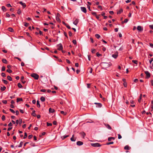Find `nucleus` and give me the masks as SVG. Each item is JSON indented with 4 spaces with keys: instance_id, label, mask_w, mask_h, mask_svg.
<instances>
[{
    "instance_id": "obj_1",
    "label": "nucleus",
    "mask_w": 153,
    "mask_h": 153,
    "mask_svg": "<svg viewBox=\"0 0 153 153\" xmlns=\"http://www.w3.org/2000/svg\"><path fill=\"white\" fill-rule=\"evenodd\" d=\"M100 65L102 69H106L111 66V62L107 63L102 62L101 63Z\"/></svg>"
},
{
    "instance_id": "obj_2",
    "label": "nucleus",
    "mask_w": 153,
    "mask_h": 153,
    "mask_svg": "<svg viewBox=\"0 0 153 153\" xmlns=\"http://www.w3.org/2000/svg\"><path fill=\"white\" fill-rule=\"evenodd\" d=\"M30 76L36 80L38 79L39 78V75L36 73H32L30 75Z\"/></svg>"
},
{
    "instance_id": "obj_3",
    "label": "nucleus",
    "mask_w": 153,
    "mask_h": 153,
    "mask_svg": "<svg viewBox=\"0 0 153 153\" xmlns=\"http://www.w3.org/2000/svg\"><path fill=\"white\" fill-rule=\"evenodd\" d=\"M91 145L94 147H100L101 146V145H100L99 143H91Z\"/></svg>"
},
{
    "instance_id": "obj_4",
    "label": "nucleus",
    "mask_w": 153,
    "mask_h": 153,
    "mask_svg": "<svg viewBox=\"0 0 153 153\" xmlns=\"http://www.w3.org/2000/svg\"><path fill=\"white\" fill-rule=\"evenodd\" d=\"M145 73L146 74V79H149V78L151 76L150 73L148 71H145Z\"/></svg>"
},
{
    "instance_id": "obj_5",
    "label": "nucleus",
    "mask_w": 153,
    "mask_h": 153,
    "mask_svg": "<svg viewBox=\"0 0 153 153\" xmlns=\"http://www.w3.org/2000/svg\"><path fill=\"white\" fill-rule=\"evenodd\" d=\"M57 49L59 51L62 50L63 49L62 45L61 43L57 45Z\"/></svg>"
},
{
    "instance_id": "obj_6",
    "label": "nucleus",
    "mask_w": 153,
    "mask_h": 153,
    "mask_svg": "<svg viewBox=\"0 0 153 153\" xmlns=\"http://www.w3.org/2000/svg\"><path fill=\"white\" fill-rule=\"evenodd\" d=\"M74 19H75V20L73 22V23L74 25H76L79 22V19L75 18H74Z\"/></svg>"
},
{
    "instance_id": "obj_7",
    "label": "nucleus",
    "mask_w": 153,
    "mask_h": 153,
    "mask_svg": "<svg viewBox=\"0 0 153 153\" xmlns=\"http://www.w3.org/2000/svg\"><path fill=\"white\" fill-rule=\"evenodd\" d=\"M81 10L84 13H86L87 12V10L86 8L85 7H81Z\"/></svg>"
},
{
    "instance_id": "obj_8",
    "label": "nucleus",
    "mask_w": 153,
    "mask_h": 153,
    "mask_svg": "<svg viewBox=\"0 0 153 153\" xmlns=\"http://www.w3.org/2000/svg\"><path fill=\"white\" fill-rule=\"evenodd\" d=\"M104 124L105 127H107L108 129L110 130H111V127L109 124L106 123H104Z\"/></svg>"
},
{
    "instance_id": "obj_9",
    "label": "nucleus",
    "mask_w": 153,
    "mask_h": 153,
    "mask_svg": "<svg viewBox=\"0 0 153 153\" xmlns=\"http://www.w3.org/2000/svg\"><path fill=\"white\" fill-rule=\"evenodd\" d=\"M83 143V142L80 141H78L76 142V144L79 146L82 145Z\"/></svg>"
},
{
    "instance_id": "obj_10",
    "label": "nucleus",
    "mask_w": 153,
    "mask_h": 153,
    "mask_svg": "<svg viewBox=\"0 0 153 153\" xmlns=\"http://www.w3.org/2000/svg\"><path fill=\"white\" fill-rule=\"evenodd\" d=\"M19 3L24 8H25L26 6L25 4L22 2V1H20L19 2Z\"/></svg>"
},
{
    "instance_id": "obj_11",
    "label": "nucleus",
    "mask_w": 153,
    "mask_h": 153,
    "mask_svg": "<svg viewBox=\"0 0 153 153\" xmlns=\"http://www.w3.org/2000/svg\"><path fill=\"white\" fill-rule=\"evenodd\" d=\"M137 28V30L140 31H142L143 30V28L140 26H138Z\"/></svg>"
},
{
    "instance_id": "obj_12",
    "label": "nucleus",
    "mask_w": 153,
    "mask_h": 153,
    "mask_svg": "<svg viewBox=\"0 0 153 153\" xmlns=\"http://www.w3.org/2000/svg\"><path fill=\"white\" fill-rule=\"evenodd\" d=\"M118 56V53L113 54L112 55V57L114 59H116L117 58Z\"/></svg>"
},
{
    "instance_id": "obj_13",
    "label": "nucleus",
    "mask_w": 153,
    "mask_h": 153,
    "mask_svg": "<svg viewBox=\"0 0 153 153\" xmlns=\"http://www.w3.org/2000/svg\"><path fill=\"white\" fill-rule=\"evenodd\" d=\"M49 111L50 113H53L55 111V110L53 108H50L49 109Z\"/></svg>"
},
{
    "instance_id": "obj_14",
    "label": "nucleus",
    "mask_w": 153,
    "mask_h": 153,
    "mask_svg": "<svg viewBox=\"0 0 153 153\" xmlns=\"http://www.w3.org/2000/svg\"><path fill=\"white\" fill-rule=\"evenodd\" d=\"M123 10L122 8H121L120 10L117 11V14H120L121 13L123 12Z\"/></svg>"
},
{
    "instance_id": "obj_15",
    "label": "nucleus",
    "mask_w": 153,
    "mask_h": 153,
    "mask_svg": "<svg viewBox=\"0 0 153 153\" xmlns=\"http://www.w3.org/2000/svg\"><path fill=\"white\" fill-rule=\"evenodd\" d=\"M130 149L131 147L128 145L126 146L124 148L125 150H129Z\"/></svg>"
},
{
    "instance_id": "obj_16",
    "label": "nucleus",
    "mask_w": 153,
    "mask_h": 153,
    "mask_svg": "<svg viewBox=\"0 0 153 153\" xmlns=\"http://www.w3.org/2000/svg\"><path fill=\"white\" fill-rule=\"evenodd\" d=\"M115 139V138L114 137H109L108 138V140L109 141H110L112 140H114Z\"/></svg>"
},
{
    "instance_id": "obj_17",
    "label": "nucleus",
    "mask_w": 153,
    "mask_h": 153,
    "mask_svg": "<svg viewBox=\"0 0 153 153\" xmlns=\"http://www.w3.org/2000/svg\"><path fill=\"white\" fill-rule=\"evenodd\" d=\"M23 100L22 98H18L16 99V102H17L21 101H22Z\"/></svg>"
},
{
    "instance_id": "obj_18",
    "label": "nucleus",
    "mask_w": 153,
    "mask_h": 153,
    "mask_svg": "<svg viewBox=\"0 0 153 153\" xmlns=\"http://www.w3.org/2000/svg\"><path fill=\"white\" fill-rule=\"evenodd\" d=\"M7 29L10 32H14V30H13V29L11 27H8V28Z\"/></svg>"
},
{
    "instance_id": "obj_19",
    "label": "nucleus",
    "mask_w": 153,
    "mask_h": 153,
    "mask_svg": "<svg viewBox=\"0 0 153 153\" xmlns=\"http://www.w3.org/2000/svg\"><path fill=\"white\" fill-rule=\"evenodd\" d=\"M40 100L42 102H44L45 100V98L44 97H41L40 98Z\"/></svg>"
},
{
    "instance_id": "obj_20",
    "label": "nucleus",
    "mask_w": 153,
    "mask_h": 153,
    "mask_svg": "<svg viewBox=\"0 0 153 153\" xmlns=\"http://www.w3.org/2000/svg\"><path fill=\"white\" fill-rule=\"evenodd\" d=\"M2 62L5 63V64H7V60L5 59H3L2 60Z\"/></svg>"
},
{
    "instance_id": "obj_21",
    "label": "nucleus",
    "mask_w": 153,
    "mask_h": 153,
    "mask_svg": "<svg viewBox=\"0 0 153 153\" xmlns=\"http://www.w3.org/2000/svg\"><path fill=\"white\" fill-rule=\"evenodd\" d=\"M69 136V135H65L61 137V138L62 140H64L65 138L68 137Z\"/></svg>"
},
{
    "instance_id": "obj_22",
    "label": "nucleus",
    "mask_w": 153,
    "mask_h": 153,
    "mask_svg": "<svg viewBox=\"0 0 153 153\" xmlns=\"http://www.w3.org/2000/svg\"><path fill=\"white\" fill-rule=\"evenodd\" d=\"M36 105L37 107L39 108L40 107V105L39 104V100L37 101Z\"/></svg>"
},
{
    "instance_id": "obj_23",
    "label": "nucleus",
    "mask_w": 153,
    "mask_h": 153,
    "mask_svg": "<svg viewBox=\"0 0 153 153\" xmlns=\"http://www.w3.org/2000/svg\"><path fill=\"white\" fill-rule=\"evenodd\" d=\"M92 68H89L88 69V71H89L90 73H91L92 72Z\"/></svg>"
},
{
    "instance_id": "obj_24",
    "label": "nucleus",
    "mask_w": 153,
    "mask_h": 153,
    "mask_svg": "<svg viewBox=\"0 0 153 153\" xmlns=\"http://www.w3.org/2000/svg\"><path fill=\"white\" fill-rule=\"evenodd\" d=\"M6 89V87L5 86H4L3 87H1V90L2 91H4Z\"/></svg>"
},
{
    "instance_id": "obj_25",
    "label": "nucleus",
    "mask_w": 153,
    "mask_h": 153,
    "mask_svg": "<svg viewBox=\"0 0 153 153\" xmlns=\"http://www.w3.org/2000/svg\"><path fill=\"white\" fill-rule=\"evenodd\" d=\"M74 135H72V137L71 138V140L72 141H75L76 140V139H75L74 137Z\"/></svg>"
},
{
    "instance_id": "obj_26",
    "label": "nucleus",
    "mask_w": 153,
    "mask_h": 153,
    "mask_svg": "<svg viewBox=\"0 0 153 153\" xmlns=\"http://www.w3.org/2000/svg\"><path fill=\"white\" fill-rule=\"evenodd\" d=\"M1 9L4 12H5L6 11V7L4 6H2L1 7Z\"/></svg>"
},
{
    "instance_id": "obj_27",
    "label": "nucleus",
    "mask_w": 153,
    "mask_h": 153,
    "mask_svg": "<svg viewBox=\"0 0 153 153\" xmlns=\"http://www.w3.org/2000/svg\"><path fill=\"white\" fill-rule=\"evenodd\" d=\"M81 134L83 138H84L86 135L85 133L84 132H82L81 133Z\"/></svg>"
},
{
    "instance_id": "obj_28",
    "label": "nucleus",
    "mask_w": 153,
    "mask_h": 153,
    "mask_svg": "<svg viewBox=\"0 0 153 153\" xmlns=\"http://www.w3.org/2000/svg\"><path fill=\"white\" fill-rule=\"evenodd\" d=\"M2 81L5 84H7L8 83V82L6 80H4V79H2Z\"/></svg>"
},
{
    "instance_id": "obj_29",
    "label": "nucleus",
    "mask_w": 153,
    "mask_h": 153,
    "mask_svg": "<svg viewBox=\"0 0 153 153\" xmlns=\"http://www.w3.org/2000/svg\"><path fill=\"white\" fill-rule=\"evenodd\" d=\"M7 79L10 81H11L12 80V78L10 76H7Z\"/></svg>"
},
{
    "instance_id": "obj_30",
    "label": "nucleus",
    "mask_w": 153,
    "mask_h": 153,
    "mask_svg": "<svg viewBox=\"0 0 153 153\" xmlns=\"http://www.w3.org/2000/svg\"><path fill=\"white\" fill-rule=\"evenodd\" d=\"M95 36L98 39H99V38L100 37V36L98 34H96L95 35Z\"/></svg>"
},
{
    "instance_id": "obj_31",
    "label": "nucleus",
    "mask_w": 153,
    "mask_h": 153,
    "mask_svg": "<svg viewBox=\"0 0 153 153\" xmlns=\"http://www.w3.org/2000/svg\"><path fill=\"white\" fill-rule=\"evenodd\" d=\"M65 26H66V27L68 28V29H71V27L67 23L66 24H65Z\"/></svg>"
},
{
    "instance_id": "obj_32",
    "label": "nucleus",
    "mask_w": 153,
    "mask_h": 153,
    "mask_svg": "<svg viewBox=\"0 0 153 153\" xmlns=\"http://www.w3.org/2000/svg\"><path fill=\"white\" fill-rule=\"evenodd\" d=\"M17 13L18 14H19V15H20L21 14V10L20 9H19L18 11H17Z\"/></svg>"
},
{
    "instance_id": "obj_33",
    "label": "nucleus",
    "mask_w": 153,
    "mask_h": 153,
    "mask_svg": "<svg viewBox=\"0 0 153 153\" xmlns=\"http://www.w3.org/2000/svg\"><path fill=\"white\" fill-rule=\"evenodd\" d=\"M141 96H142V94H140V96L139 97V99H138V102H139V103L140 102H141Z\"/></svg>"
},
{
    "instance_id": "obj_34",
    "label": "nucleus",
    "mask_w": 153,
    "mask_h": 153,
    "mask_svg": "<svg viewBox=\"0 0 153 153\" xmlns=\"http://www.w3.org/2000/svg\"><path fill=\"white\" fill-rule=\"evenodd\" d=\"M18 87L19 88H22V85L20 83H19L18 84Z\"/></svg>"
},
{
    "instance_id": "obj_35",
    "label": "nucleus",
    "mask_w": 153,
    "mask_h": 153,
    "mask_svg": "<svg viewBox=\"0 0 153 153\" xmlns=\"http://www.w3.org/2000/svg\"><path fill=\"white\" fill-rule=\"evenodd\" d=\"M102 104L101 103H99V104L96 106V107L98 108H100L102 107Z\"/></svg>"
},
{
    "instance_id": "obj_36",
    "label": "nucleus",
    "mask_w": 153,
    "mask_h": 153,
    "mask_svg": "<svg viewBox=\"0 0 153 153\" xmlns=\"http://www.w3.org/2000/svg\"><path fill=\"white\" fill-rule=\"evenodd\" d=\"M23 143L22 141H21L19 145L18 146V147H21L23 145Z\"/></svg>"
},
{
    "instance_id": "obj_37",
    "label": "nucleus",
    "mask_w": 153,
    "mask_h": 153,
    "mask_svg": "<svg viewBox=\"0 0 153 153\" xmlns=\"http://www.w3.org/2000/svg\"><path fill=\"white\" fill-rule=\"evenodd\" d=\"M91 52L92 53H95V49L94 48L92 49Z\"/></svg>"
},
{
    "instance_id": "obj_38",
    "label": "nucleus",
    "mask_w": 153,
    "mask_h": 153,
    "mask_svg": "<svg viewBox=\"0 0 153 153\" xmlns=\"http://www.w3.org/2000/svg\"><path fill=\"white\" fill-rule=\"evenodd\" d=\"M6 71L9 73H11L12 72V71L10 69H8L6 70Z\"/></svg>"
},
{
    "instance_id": "obj_39",
    "label": "nucleus",
    "mask_w": 153,
    "mask_h": 153,
    "mask_svg": "<svg viewBox=\"0 0 153 153\" xmlns=\"http://www.w3.org/2000/svg\"><path fill=\"white\" fill-rule=\"evenodd\" d=\"M62 114H64V115H65L67 114V113L66 112H64L63 111H61L60 112Z\"/></svg>"
},
{
    "instance_id": "obj_40",
    "label": "nucleus",
    "mask_w": 153,
    "mask_h": 153,
    "mask_svg": "<svg viewBox=\"0 0 153 153\" xmlns=\"http://www.w3.org/2000/svg\"><path fill=\"white\" fill-rule=\"evenodd\" d=\"M10 111L12 113H13V114L15 113V111L13 109H12L11 108H10L9 109Z\"/></svg>"
},
{
    "instance_id": "obj_41",
    "label": "nucleus",
    "mask_w": 153,
    "mask_h": 153,
    "mask_svg": "<svg viewBox=\"0 0 153 153\" xmlns=\"http://www.w3.org/2000/svg\"><path fill=\"white\" fill-rule=\"evenodd\" d=\"M132 62L135 63L136 64H137V61L136 60H132Z\"/></svg>"
},
{
    "instance_id": "obj_42",
    "label": "nucleus",
    "mask_w": 153,
    "mask_h": 153,
    "mask_svg": "<svg viewBox=\"0 0 153 153\" xmlns=\"http://www.w3.org/2000/svg\"><path fill=\"white\" fill-rule=\"evenodd\" d=\"M113 143H114L113 142H111L107 143L106 144L107 145H109L110 144H113Z\"/></svg>"
},
{
    "instance_id": "obj_43",
    "label": "nucleus",
    "mask_w": 153,
    "mask_h": 153,
    "mask_svg": "<svg viewBox=\"0 0 153 153\" xmlns=\"http://www.w3.org/2000/svg\"><path fill=\"white\" fill-rule=\"evenodd\" d=\"M1 119L3 121H4L5 120V116L4 115H3L2 116V117H1Z\"/></svg>"
},
{
    "instance_id": "obj_44",
    "label": "nucleus",
    "mask_w": 153,
    "mask_h": 153,
    "mask_svg": "<svg viewBox=\"0 0 153 153\" xmlns=\"http://www.w3.org/2000/svg\"><path fill=\"white\" fill-rule=\"evenodd\" d=\"M24 134L25 135H24V139H25L27 138V134L26 132Z\"/></svg>"
},
{
    "instance_id": "obj_45",
    "label": "nucleus",
    "mask_w": 153,
    "mask_h": 153,
    "mask_svg": "<svg viewBox=\"0 0 153 153\" xmlns=\"http://www.w3.org/2000/svg\"><path fill=\"white\" fill-rule=\"evenodd\" d=\"M1 74V76L3 77H5L6 76L5 74L4 73H2Z\"/></svg>"
},
{
    "instance_id": "obj_46",
    "label": "nucleus",
    "mask_w": 153,
    "mask_h": 153,
    "mask_svg": "<svg viewBox=\"0 0 153 153\" xmlns=\"http://www.w3.org/2000/svg\"><path fill=\"white\" fill-rule=\"evenodd\" d=\"M5 68L4 66H2L1 68V71H4L5 70Z\"/></svg>"
},
{
    "instance_id": "obj_47",
    "label": "nucleus",
    "mask_w": 153,
    "mask_h": 153,
    "mask_svg": "<svg viewBox=\"0 0 153 153\" xmlns=\"http://www.w3.org/2000/svg\"><path fill=\"white\" fill-rule=\"evenodd\" d=\"M123 85L124 87H127V83L126 82H123Z\"/></svg>"
},
{
    "instance_id": "obj_48",
    "label": "nucleus",
    "mask_w": 153,
    "mask_h": 153,
    "mask_svg": "<svg viewBox=\"0 0 153 153\" xmlns=\"http://www.w3.org/2000/svg\"><path fill=\"white\" fill-rule=\"evenodd\" d=\"M22 120L21 118L19 119V125H21L22 123Z\"/></svg>"
},
{
    "instance_id": "obj_49",
    "label": "nucleus",
    "mask_w": 153,
    "mask_h": 153,
    "mask_svg": "<svg viewBox=\"0 0 153 153\" xmlns=\"http://www.w3.org/2000/svg\"><path fill=\"white\" fill-rule=\"evenodd\" d=\"M2 102L4 104H6L7 103V102L6 100H3L2 101Z\"/></svg>"
},
{
    "instance_id": "obj_50",
    "label": "nucleus",
    "mask_w": 153,
    "mask_h": 153,
    "mask_svg": "<svg viewBox=\"0 0 153 153\" xmlns=\"http://www.w3.org/2000/svg\"><path fill=\"white\" fill-rule=\"evenodd\" d=\"M72 42L74 45H76V40L75 39L73 40L72 41Z\"/></svg>"
},
{
    "instance_id": "obj_51",
    "label": "nucleus",
    "mask_w": 153,
    "mask_h": 153,
    "mask_svg": "<svg viewBox=\"0 0 153 153\" xmlns=\"http://www.w3.org/2000/svg\"><path fill=\"white\" fill-rule=\"evenodd\" d=\"M94 16H96V15H97L96 13V12H92L91 13Z\"/></svg>"
},
{
    "instance_id": "obj_52",
    "label": "nucleus",
    "mask_w": 153,
    "mask_h": 153,
    "mask_svg": "<svg viewBox=\"0 0 153 153\" xmlns=\"http://www.w3.org/2000/svg\"><path fill=\"white\" fill-rule=\"evenodd\" d=\"M33 135H30L28 136V138L29 139H31L32 138Z\"/></svg>"
},
{
    "instance_id": "obj_53",
    "label": "nucleus",
    "mask_w": 153,
    "mask_h": 153,
    "mask_svg": "<svg viewBox=\"0 0 153 153\" xmlns=\"http://www.w3.org/2000/svg\"><path fill=\"white\" fill-rule=\"evenodd\" d=\"M128 21V20L127 19H125L123 21V22H124L125 23H126Z\"/></svg>"
},
{
    "instance_id": "obj_54",
    "label": "nucleus",
    "mask_w": 153,
    "mask_h": 153,
    "mask_svg": "<svg viewBox=\"0 0 153 153\" xmlns=\"http://www.w3.org/2000/svg\"><path fill=\"white\" fill-rule=\"evenodd\" d=\"M96 54L97 56L98 57H99L100 56H102V55L101 54L99 53L98 52L96 53Z\"/></svg>"
},
{
    "instance_id": "obj_55",
    "label": "nucleus",
    "mask_w": 153,
    "mask_h": 153,
    "mask_svg": "<svg viewBox=\"0 0 153 153\" xmlns=\"http://www.w3.org/2000/svg\"><path fill=\"white\" fill-rule=\"evenodd\" d=\"M98 8H100L101 10H102V7L101 6H98Z\"/></svg>"
},
{
    "instance_id": "obj_56",
    "label": "nucleus",
    "mask_w": 153,
    "mask_h": 153,
    "mask_svg": "<svg viewBox=\"0 0 153 153\" xmlns=\"http://www.w3.org/2000/svg\"><path fill=\"white\" fill-rule=\"evenodd\" d=\"M29 25V24L28 23L26 22V23H25L24 26L25 27H27Z\"/></svg>"
},
{
    "instance_id": "obj_57",
    "label": "nucleus",
    "mask_w": 153,
    "mask_h": 153,
    "mask_svg": "<svg viewBox=\"0 0 153 153\" xmlns=\"http://www.w3.org/2000/svg\"><path fill=\"white\" fill-rule=\"evenodd\" d=\"M15 95L14 94L12 96H10V98L11 99H13V98H15Z\"/></svg>"
},
{
    "instance_id": "obj_58",
    "label": "nucleus",
    "mask_w": 153,
    "mask_h": 153,
    "mask_svg": "<svg viewBox=\"0 0 153 153\" xmlns=\"http://www.w3.org/2000/svg\"><path fill=\"white\" fill-rule=\"evenodd\" d=\"M6 16L7 17H10V15L7 13H6Z\"/></svg>"
},
{
    "instance_id": "obj_59",
    "label": "nucleus",
    "mask_w": 153,
    "mask_h": 153,
    "mask_svg": "<svg viewBox=\"0 0 153 153\" xmlns=\"http://www.w3.org/2000/svg\"><path fill=\"white\" fill-rule=\"evenodd\" d=\"M57 122L56 121H54L53 122V124L54 125H56L57 124Z\"/></svg>"
},
{
    "instance_id": "obj_60",
    "label": "nucleus",
    "mask_w": 153,
    "mask_h": 153,
    "mask_svg": "<svg viewBox=\"0 0 153 153\" xmlns=\"http://www.w3.org/2000/svg\"><path fill=\"white\" fill-rule=\"evenodd\" d=\"M122 138V136L120 134H118V139H120Z\"/></svg>"
},
{
    "instance_id": "obj_61",
    "label": "nucleus",
    "mask_w": 153,
    "mask_h": 153,
    "mask_svg": "<svg viewBox=\"0 0 153 153\" xmlns=\"http://www.w3.org/2000/svg\"><path fill=\"white\" fill-rule=\"evenodd\" d=\"M52 124L51 123H49L48 122L47 123V126H52Z\"/></svg>"
},
{
    "instance_id": "obj_62",
    "label": "nucleus",
    "mask_w": 153,
    "mask_h": 153,
    "mask_svg": "<svg viewBox=\"0 0 153 153\" xmlns=\"http://www.w3.org/2000/svg\"><path fill=\"white\" fill-rule=\"evenodd\" d=\"M10 107L12 108H15V106L13 104H11L10 105Z\"/></svg>"
},
{
    "instance_id": "obj_63",
    "label": "nucleus",
    "mask_w": 153,
    "mask_h": 153,
    "mask_svg": "<svg viewBox=\"0 0 153 153\" xmlns=\"http://www.w3.org/2000/svg\"><path fill=\"white\" fill-rule=\"evenodd\" d=\"M153 61V58L151 59L150 60H149V62L150 64L152 63V62Z\"/></svg>"
},
{
    "instance_id": "obj_64",
    "label": "nucleus",
    "mask_w": 153,
    "mask_h": 153,
    "mask_svg": "<svg viewBox=\"0 0 153 153\" xmlns=\"http://www.w3.org/2000/svg\"><path fill=\"white\" fill-rule=\"evenodd\" d=\"M150 28L152 29H153V25H150L149 26Z\"/></svg>"
}]
</instances>
